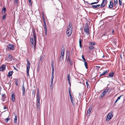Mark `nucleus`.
I'll list each match as a JSON object with an SVG mask.
<instances>
[{
  "instance_id": "obj_45",
  "label": "nucleus",
  "mask_w": 125,
  "mask_h": 125,
  "mask_svg": "<svg viewBox=\"0 0 125 125\" xmlns=\"http://www.w3.org/2000/svg\"><path fill=\"white\" fill-rule=\"evenodd\" d=\"M14 3H16L17 4L18 2L19 1L18 0H14Z\"/></svg>"
},
{
  "instance_id": "obj_57",
  "label": "nucleus",
  "mask_w": 125,
  "mask_h": 125,
  "mask_svg": "<svg viewBox=\"0 0 125 125\" xmlns=\"http://www.w3.org/2000/svg\"><path fill=\"white\" fill-rule=\"evenodd\" d=\"M44 28L45 29V30H47V26L46 25L45 26H44Z\"/></svg>"
},
{
  "instance_id": "obj_50",
  "label": "nucleus",
  "mask_w": 125,
  "mask_h": 125,
  "mask_svg": "<svg viewBox=\"0 0 125 125\" xmlns=\"http://www.w3.org/2000/svg\"><path fill=\"white\" fill-rule=\"evenodd\" d=\"M104 94H103V93H102L101 94L100 96V98H101L102 97H103L104 96Z\"/></svg>"
},
{
  "instance_id": "obj_12",
  "label": "nucleus",
  "mask_w": 125,
  "mask_h": 125,
  "mask_svg": "<svg viewBox=\"0 0 125 125\" xmlns=\"http://www.w3.org/2000/svg\"><path fill=\"white\" fill-rule=\"evenodd\" d=\"M62 51L61 53V55H62V56H64V54L65 49L63 46L62 47Z\"/></svg>"
},
{
  "instance_id": "obj_9",
  "label": "nucleus",
  "mask_w": 125,
  "mask_h": 125,
  "mask_svg": "<svg viewBox=\"0 0 125 125\" xmlns=\"http://www.w3.org/2000/svg\"><path fill=\"white\" fill-rule=\"evenodd\" d=\"M114 74V73L113 72H112L111 73H110L106 77L108 78L109 77L112 78L113 77Z\"/></svg>"
},
{
  "instance_id": "obj_17",
  "label": "nucleus",
  "mask_w": 125,
  "mask_h": 125,
  "mask_svg": "<svg viewBox=\"0 0 125 125\" xmlns=\"http://www.w3.org/2000/svg\"><path fill=\"white\" fill-rule=\"evenodd\" d=\"M69 64L71 65H72L73 64V62L71 60V59L67 61Z\"/></svg>"
},
{
  "instance_id": "obj_53",
  "label": "nucleus",
  "mask_w": 125,
  "mask_h": 125,
  "mask_svg": "<svg viewBox=\"0 0 125 125\" xmlns=\"http://www.w3.org/2000/svg\"><path fill=\"white\" fill-rule=\"evenodd\" d=\"M67 55H70V52L69 51H67L66 52Z\"/></svg>"
},
{
  "instance_id": "obj_26",
  "label": "nucleus",
  "mask_w": 125,
  "mask_h": 125,
  "mask_svg": "<svg viewBox=\"0 0 125 125\" xmlns=\"http://www.w3.org/2000/svg\"><path fill=\"white\" fill-rule=\"evenodd\" d=\"M36 107L37 108H39L40 106V102H36Z\"/></svg>"
},
{
  "instance_id": "obj_31",
  "label": "nucleus",
  "mask_w": 125,
  "mask_h": 125,
  "mask_svg": "<svg viewBox=\"0 0 125 125\" xmlns=\"http://www.w3.org/2000/svg\"><path fill=\"white\" fill-rule=\"evenodd\" d=\"M36 93V90L35 89L32 90V95H34V97H35Z\"/></svg>"
},
{
  "instance_id": "obj_36",
  "label": "nucleus",
  "mask_w": 125,
  "mask_h": 125,
  "mask_svg": "<svg viewBox=\"0 0 125 125\" xmlns=\"http://www.w3.org/2000/svg\"><path fill=\"white\" fill-rule=\"evenodd\" d=\"M70 75L69 74H68L67 75V79H68V81H70Z\"/></svg>"
},
{
  "instance_id": "obj_63",
  "label": "nucleus",
  "mask_w": 125,
  "mask_h": 125,
  "mask_svg": "<svg viewBox=\"0 0 125 125\" xmlns=\"http://www.w3.org/2000/svg\"><path fill=\"white\" fill-rule=\"evenodd\" d=\"M97 5V8L98 7H99L100 6V4H98V5Z\"/></svg>"
},
{
  "instance_id": "obj_10",
  "label": "nucleus",
  "mask_w": 125,
  "mask_h": 125,
  "mask_svg": "<svg viewBox=\"0 0 125 125\" xmlns=\"http://www.w3.org/2000/svg\"><path fill=\"white\" fill-rule=\"evenodd\" d=\"M2 98L1 100H2V101H5L6 100V96L5 94H2Z\"/></svg>"
},
{
  "instance_id": "obj_51",
  "label": "nucleus",
  "mask_w": 125,
  "mask_h": 125,
  "mask_svg": "<svg viewBox=\"0 0 125 125\" xmlns=\"http://www.w3.org/2000/svg\"><path fill=\"white\" fill-rule=\"evenodd\" d=\"M92 7L93 8H97L96 5H93L92 6Z\"/></svg>"
},
{
  "instance_id": "obj_16",
  "label": "nucleus",
  "mask_w": 125,
  "mask_h": 125,
  "mask_svg": "<svg viewBox=\"0 0 125 125\" xmlns=\"http://www.w3.org/2000/svg\"><path fill=\"white\" fill-rule=\"evenodd\" d=\"M11 100L13 102H14L15 100V94H12Z\"/></svg>"
},
{
  "instance_id": "obj_33",
  "label": "nucleus",
  "mask_w": 125,
  "mask_h": 125,
  "mask_svg": "<svg viewBox=\"0 0 125 125\" xmlns=\"http://www.w3.org/2000/svg\"><path fill=\"white\" fill-rule=\"evenodd\" d=\"M15 84L16 86H18V79H15Z\"/></svg>"
},
{
  "instance_id": "obj_41",
  "label": "nucleus",
  "mask_w": 125,
  "mask_h": 125,
  "mask_svg": "<svg viewBox=\"0 0 125 125\" xmlns=\"http://www.w3.org/2000/svg\"><path fill=\"white\" fill-rule=\"evenodd\" d=\"M122 0H119V5L120 6H122Z\"/></svg>"
},
{
  "instance_id": "obj_29",
  "label": "nucleus",
  "mask_w": 125,
  "mask_h": 125,
  "mask_svg": "<svg viewBox=\"0 0 125 125\" xmlns=\"http://www.w3.org/2000/svg\"><path fill=\"white\" fill-rule=\"evenodd\" d=\"M123 95H120L119 96V97H118V98L117 99H116V100L115 101V103L114 104H115V103H117V102L118 101V100H119L120 99L121 97Z\"/></svg>"
},
{
  "instance_id": "obj_1",
  "label": "nucleus",
  "mask_w": 125,
  "mask_h": 125,
  "mask_svg": "<svg viewBox=\"0 0 125 125\" xmlns=\"http://www.w3.org/2000/svg\"><path fill=\"white\" fill-rule=\"evenodd\" d=\"M32 31L34 39V43H33V44H31V48H33L34 50H35L36 46V41L37 38L36 34L35 32V31L34 29H33L32 30Z\"/></svg>"
},
{
  "instance_id": "obj_61",
  "label": "nucleus",
  "mask_w": 125,
  "mask_h": 125,
  "mask_svg": "<svg viewBox=\"0 0 125 125\" xmlns=\"http://www.w3.org/2000/svg\"><path fill=\"white\" fill-rule=\"evenodd\" d=\"M54 78V76H52L51 77V79H53Z\"/></svg>"
},
{
  "instance_id": "obj_3",
  "label": "nucleus",
  "mask_w": 125,
  "mask_h": 125,
  "mask_svg": "<svg viewBox=\"0 0 125 125\" xmlns=\"http://www.w3.org/2000/svg\"><path fill=\"white\" fill-rule=\"evenodd\" d=\"M113 113L112 112H111L107 115L106 119V121H108L110 120L113 116Z\"/></svg>"
},
{
  "instance_id": "obj_47",
  "label": "nucleus",
  "mask_w": 125,
  "mask_h": 125,
  "mask_svg": "<svg viewBox=\"0 0 125 125\" xmlns=\"http://www.w3.org/2000/svg\"><path fill=\"white\" fill-rule=\"evenodd\" d=\"M82 57L83 59V61H85L86 60L85 59L83 55H82Z\"/></svg>"
},
{
  "instance_id": "obj_56",
  "label": "nucleus",
  "mask_w": 125,
  "mask_h": 125,
  "mask_svg": "<svg viewBox=\"0 0 125 125\" xmlns=\"http://www.w3.org/2000/svg\"><path fill=\"white\" fill-rule=\"evenodd\" d=\"M96 68L98 70H99V69L100 68V67L98 66H96Z\"/></svg>"
},
{
  "instance_id": "obj_43",
  "label": "nucleus",
  "mask_w": 125,
  "mask_h": 125,
  "mask_svg": "<svg viewBox=\"0 0 125 125\" xmlns=\"http://www.w3.org/2000/svg\"><path fill=\"white\" fill-rule=\"evenodd\" d=\"M54 68L52 69V76H54Z\"/></svg>"
},
{
  "instance_id": "obj_20",
  "label": "nucleus",
  "mask_w": 125,
  "mask_h": 125,
  "mask_svg": "<svg viewBox=\"0 0 125 125\" xmlns=\"http://www.w3.org/2000/svg\"><path fill=\"white\" fill-rule=\"evenodd\" d=\"M92 108L91 107H89L88 110L87 111V115H89V114L91 111L92 110Z\"/></svg>"
},
{
  "instance_id": "obj_49",
  "label": "nucleus",
  "mask_w": 125,
  "mask_h": 125,
  "mask_svg": "<svg viewBox=\"0 0 125 125\" xmlns=\"http://www.w3.org/2000/svg\"><path fill=\"white\" fill-rule=\"evenodd\" d=\"M104 3H103V2H102V3L100 6L101 7H103L104 6L105 4H104Z\"/></svg>"
},
{
  "instance_id": "obj_11",
  "label": "nucleus",
  "mask_w": 125,
  "mask_h": 125,
  "mask_svg": "<svg viewBox=\"0 0 125 125\" xmlns=\"http://www.w3.org/2000/svg\"><path fill=\"white\" fill-rule=\"evenodd\" d=\"M22 95L23 96H24L25 95V88L24 87V83H23L22 85Z\"/></svg>"
},
{
  "instance_id": "obj_28",
  "label": "nucleus",
  "mask_w": 125,
  "mask_h": 125,
  "mask_svg": "<svg viewBox=\"0 0 125 125\" xmlns=\"http://www.w3.org/2000/svg\"><path fill=\"white\" fill-rule=\"evenodd\" d=\"M108 89H106L104 90L103 92H102L104 94V95L106 93L108 92Z\"/></svg>"
},
{
  "instance_id": "obj_4",
  "label": "nucleus",
  "mask_w": 125,
  "mask_h": 125,
  "mask_svg": "<svg viewBox=\"0 0 125 125\" xmlns=\"http://www.w3.org/2000/svg\"><path fill=\"white\" fill-rule=\"evenodd\" d=\"M84 31L86 33L87 35H89V27L88 25H86L84 27Z\"/></svg>"
},
{
  "instance_id": "obj_21",
  "label": "nucleus",
  "mask_w": 125,
  "mask_h": 125,
  "mask_svg": "<svg viewBox=\"0 0 125 125\" xmlns=\"http://www.w3.org/2000/svg\"><path fill=\"white\" fill-rule=\"evenodd\" d=\"M39 93H40V92H39V88H38L37 89V98H40V95H39Z\"/></svg>"
},
{
  "instance_id": "obj_8",
  "label": "nucleus",
  "mask_w": 125,
  "mask_h": 125,
  "mask_svg": "<svg viewBox=\"0 0 125 125\" xmlns=\"http://www.w3.org/2000/svg\"><path fill=\"white\" fill-rule=\"evenodd\" d=\"M109 70H107L105 71H104L103 73H102L100 74V75L99 77H100L102 76H103L104 75H105L108 73L109 72Z\"/></svg>"
},
{
  "instance_id": "obj_30",
  "label": "nucleus",
  "mask_w": 125,
  "mask_h": 125,
  "mask_svg": "<svg viewBox=\"0 0 125 125\" xmlns=\"http://www.w3.org/2000/svg\"><path fill=\"white\" fill-rule=\"evenodd\" d=\"M84 62V65L85 66V68L86 69H88V68L87 67L88 64L87 62L85 61H83Z\"/></svg>"
},
{
  "instance_id": "obj_15",
  "label": "nucleus",
  "mask_w": 125,
  "mask_h": 125,
  "mask_svg": "<svg viewBox=\"0 0 125 125\" xmlns=\"http://www.w3.org/2000/svg\"><path fill=\"white\" fill-rule=\"evenodd\" d=\"M110 4L108 6L109 8H112L113 7V3L112 1L110 2Z\"/></svg>"
},
{
  "instance_id": "obj_40",
  "label": "nucleus",
  "mask_w": 125,
  "mask_h": 125,
  "mask_svg": "<svg viewBox=\"0 0 125 125\" xmlns=\"http://www.w3.org/2000/svg\"><path fill=\"white\" fill-rule=\"evenodd\" d=\"M97 1L96 2H94L92 3H91V5H93V4H97L99 2V1L98 0H97Z\"/></svg>"
},
{
  "instance_id": "obj_5",
  "label": "nucleus",
  "mask_w": 125,
  "mask_h": 125,
  "mask_svg": "<svg viewBox=\"0 0 125 125\" xmlns=\"http://www.w3.org/2000/svg\"><path fill=\"white\" fill-rule=\"evenodd\" d=\"M14 47V45L12 44H9L7 46V48L9 50H13Z\"/></svg>"
},
{
  "instance_id": "obj_59",
  "label": "nucleus",
  "mask_w": 125,
  "mask_h": 125,
  "mask_svg": "<svg viewBox=\"0 0 125 125\" xmlns=\"http://www.w3.org/2000/svg\"><path fill=\"white\" fill-rule=\"evenodd\" d=\"M14 69H15L16 70L18 71V70L14 66Z\"/></svg>"
},
{
  "instance_id": "obj_64",
  "label": "nucleus",
  "mask_w": 125,
  "mask_h": 125,
  "mask_svg": "<svg viewBox=\"0 0 125 125\" xmlns=\"http://www.w3.org/2000/svg\"><path fill=\"white\" fill-rule=\"evenodd\" d=\"M97 5V8L98 7H99L100 6V4H98V5Z\"/></svg>"
},
{
  "instance_id": "obj_42",
  "label": "nucleus",
  "mask_w": 125,
  "mask_h": 125,
  "mask_svg": "<svg viewBox=\"0 0 125 125\" xmlns=\"http://www.w3.org/2000/svg\"><path fill=\"white\" fill-rule=\"evenodd\" d=\"M94 48V47L92 46H90L89 47V49L90 50H92Z\"/></svg>"
},
{
  "instance_id": "obj_32",
  "label": "nucleus",
  "mask_w": 125,
  "mask_h": 125,
  "mask_svg": "<svg viewBox=\"0 0 125 125\" xmlns=\"http://www.w3.org/2000/svg\"><path fill=\"white\" fill-rule=\"evenodd\" d=\"M51 65L52 69L54 68V62L53 61L51 62Z\"/></svg>"
},
{
  "instance_id": "obj_13",
  "label": "nucleus",
  "mask_w": 125,
  "mask_h": 125,
  "mask_svg": "<svg viewBox=\"0 0 125 125\" xmlns=\"http://www.w3.org/2000/svg\"><path fill=\"white\" fill-rule=\"evenodd\" d=\"M72 23L71 22H69V27L67 28L68 29H69V30H72Z\"/></svg>"
},
{
  "instance_id": "obj_35",
  "label": "nucleus",
  "mask_w": 125,
  "mask_h": 125,
  "mask_svg": "<svg viewBox=\"0 0 125 125\" xmlns=\"http://www.w3.org/2000/svg\"><path fill=\"white\" fill-rule=\"evenodd\" d=\"M30 42L32 44H33V43H34V40L33 38H31Z\"/></svg>"
},
{
  "instance_id": "obj_14",
  "label": "nucleus",
  "mask_w": 125,
  "mask_h": 125,
  "mask_svg": "<svg viewBox=\"0 0 125 125\" xmlns=\"http://www.w3.org/2000/svg\"><path fill=\"white\" fill-rule=\"evenodd\" d=\"M15 118L14 119V123L15 124H16L17 122V116L16 114H15Z\"/></svg>"
},
{
  "instance_id": "obj_22",
  "label": "nucleus",
  "mask_w": 125,
  "mask_h": 125,
  "mask_svg": "<svg viewBox=\"0 0 125 125\" xmlns=\"http://www.w3.org/2000/svg\"><path fill=\"white\" fill-rule=\"evenodd\" d=\"M63 56H62V55H61L58 61L59 62H61L63 60Z\"/></svg>"
},
{
  "instance_id": "obj_34",
  "label": "nucleus",
  "mask_w": 125,
  "mask_h": 125,
  "mask_svg": "<svg viewBox=\"0 0 125 125\" xmlns=\"http://www.w3.org/2000/svg\"><path fill=\"white\" fill-rule=\"evenodd\" d=\"M70 99L71 101V102L73 104V105L74 104V100H73V98L72 97H70Z\"/></svg>"
},
{
  "instance_id": "obj_2",
  "label": "nucleus",
  "mask_w": 125,
  "mask_h": 125,
  "mask_svg": "<svg viewBox=\"0 0 125 125\" xmlns=\"http://www.w3.org/2000/svg\"><path fill=\"white\" fill-rule=\"evenodd\" d=\"M27 76H29V71L30 68V63L29 62V61L28 60H27Z\"/></svg>"
},
{
  "instance_id": "obj_39",
  "label": "nucleus",
  "mask_w": 125,
  "mask_h": 125,
  "mask_svg": "<svg viewBox=\"0 0 125 125\" xmlns=\"http://www.w3.org/2000/svg\"><path fill=\"white\" fill-rule=\"evenodd\" d=\"M95 43L94 42H90L89 43V44L91 45H95Z\"/></svg>"
},
{
  "instance_id": "obj_54",
  "label": "nucleus",
  "mask_w": 125,
  "mask_h": 125,
  "mask_svg": "<svg viewBox=\"0 0 125 125\" xmlns=\"http://www.w3.org/2000/svg\"><path fill=\"white\" fill-rule=\"evenodd\" d=\"M29 2L30 5H31L32 4V3L31 2V0H29Z\"/></svg>"
},
{
  "instance_id": "obj_46",
  "label": "nucleus",
  "mask_w": 125,
  "mask_h": 125,
  "mask_svg": "<svg viewBox=\"0 0 125 125\" xmlns=\"http://www.w3.org/2000/svg\"><path fill=\"white\" fill-rule=\"evenodd\" d=\"M50 88L51 90H52L53 88V85L52 83H51L50 85Z\"/></svg>"
},
{
  "instance_id": "obj_48",
  "label": "nucleus",
  "mask_w": 125,
  "mask_h": 125,
  "mask_svg": "<svg viewBox=\"0 0 125 125\" xmlns=\"http://www.w3.org/2000/svg\"><path fill=\"white\" fill-rule=\"evenodd\" d=\"M7 16L6 14H5L3 16V17H2V19H4Z\"/></svg>"
},
{
  "instance_id": "obj_52",
  "label": "nucleus",
  "mask_w": 125,
  "mask_h": 125,
  "mask_svg": "<svg viewBox=\"0 0 125 125\" xmlns=\"http://www.w3.org/2000/svg\"><path fill=\"white\" fill-rule=\"evenodd\" d=\"M36 102H40V98H36Z\"/></svg>"
},
{
  "instance_id": "obj_19",
  "label": "nucleus",
  "mask_w": 125,
  "mask_h": 125,
  "mask_svg": "<svg viewBox=\"0 0 125 125\" xmlns=\"http://www.w3.org/2000/svg\"><path fill=\"white\" fill-rule=\"evenodd\" d=\"M6 10V7L5 6H4L3 7V8L2 10V14H4L5 13Z\"/></svg>"
},
{
  "instance_id": "obj_7",
  "label": "nucleus",
  "mask_w": 125,
  "mask_h": 125,
  "mask_svg": "<svg viewBox=\"0 0 125 125\" xmlns=\"http://www.w3.org/2000/svg\"><path fill=\"white\" fill-rule=\"evenodd\" d=\"M5 65H2L0 67V71H3L5 69Z\"/></svg>"
},
{
  "instance_id": "obj_55",
  "label": "nucleus",
  "mask_w": 125,
  "mask_h": 125,
  "mask_svg": "<svg viewBox=\"0 0 125 125\" xmlns=\"http://www.w3.org/2000/svg\"><path fill=\"white\" fill-rule=\"evenodd\" d=\"M47 30H45V36H46L47 35Z\"/></svg>"
},
{
  "instance_id": "obj_27",
  "label": "nucleus",
  "mask_w": 125,
  "mask_h": 125,
  "mask_svg": "<svg viewBox=\"0 0 125 125\" xmlns=\"http://www.w3.org/2000/svg\"><path fill=\"white\" fill-rule=\"evenodd\" d=\"M114 3L115 6L117 5L118 4V1L117 0H114Z\"/></svg>"
},
{
  "instance_id": "obj_60",
  "label": "nucleus",
  "mask_w": 125,
  "mask_h": 125,
  "mask_svg": "<svg viewBox=\"0 0 125 125\" xmlns=\"http://www.w3.org/2000/svg\"><path fill=\"white\" fill-rule=\"evenodd\" d=\"M53 79H51V83H53Z\"/></svg>"
},
{
  "instance_id": "obj_24",
  "label": "nucleus",
  "mask_w": 125,
  "mask_h": 125,
  "mask_svg": "<svg viewBox=\"0 0 125 125\" xmlns=\"http://www.w3.org/2000/svg\"><path fill=\"white\" fill-rule=\"evenodd\" d=\"M71 87H69V88L68 89V91H69V94L70 98L72 97V95L71 94Z\"/></svg>"
},
{
  "instance_id": "obj_44",
  "label": "nucleus",
  "mask_w": 125,
  "mask_h": 125,
  "mask_svg": "<svg viewBox=\"0 0 125 125\" xmlns=\"http://www.w3.org/2000/svg\"><path fill=\"white\" fill-rule=\"evenodd\" d=\"M10 119V118H6L5 120V121L6 123H7L8 122V121Z\"/></svg>"
},
{
  "instance_id": "obj_23",
  "label": "nucleus",
  "mask_w": 125,
  "mask_h": 125,
  "mask_svg": "<svg viewBox=\"0 0 125 125\" xmlns=\"http://www.w3.org/2000/svg\"><path fill=\"white\" fill-rule=\"evenodd\" d=\"M13 73V71H10L8 73V76L9 77H10V76H12V74Z\"/></svg>"
},
{
  "instance_id": "obj_6",
  "label": "nucleus",
  "mask_w": 125,
  "mask_h": 125,
  "mask_svg": "<svg viewBox=\"0 0 125 125\" xmlns=\"http://www.w3.org/2000/svg\"><path fill=\"white\" fill-rule=\"evenodd\" d=\"M72 32V30H69L67 28V30L66 31V33L68 37H70L71 34Z\"/></svg>"
},
{
  "instance_id": "obj_18",
  "label": "nucleus",
  "mask_w": 125,
  "mask_h": 125,
  "mask_svg": "<svg viewBox=\"0 0 125 125\" xmlns=\"http://www.w3.org/2000/svg\"><path fill=\"white\" fill-rule=\"evenodd\" d=\"M82 41L81 38H80L79 39V46L81 48H82Z\"/></svg>"
},
{
  "instance_id": "obj_58",
  "label": "nucleus",
  "mask_w": 125,
  "mask_h": 125,
  "mask_svg": "<svg viewBox=\"0 0 125 125\" xmlns=\"http://www.w3.org/2000/svg\"><path fill=\"white\" fill-rule=\"evenodd\" d=\"M107 1V0H103V1L102 2H103V3H104V2H106Z\"/></svg>"
},
{
  "instance_id": "obj_38",
  "label": "nucleus",
  "mask_w": 125,
  "mask_h": 125,
  "mask_svg": "<svg viewBox=\"0 0 125 125\" xmlns=\"http://www.w3.org/2000/svg\"><path fill=\"white\" fill-rule=\"evenodd\" d=\"M86 84L87 85V88H90V86L89 84L88 83V82H86Z\"/></svg>"
},
{
  "instance_id": "obj_37",
  "label": "nucleus",
  "mask_w": 125,
  "mask_h": 125,
  "mask_svg": "<svg viewBox=\"0 0 125 125\" xmlns=\"http://www.w3.org/2000/svg\"><path fill=\"white\" fill-rule=\"evenodd\" d=\"M69 55H66V60H69V59H71L69 57Z\"/></svg>"
},
{
  "instance_id": "obj_25",
  "label": "nucleus",
  "mask_w": 125,
  "mask_h": 125,
  "mask_svg": "<svg viewBox=\"0 0 125 125\" xmlns=\"http://www.w3.org/2000/svg\"><path fill=\"white\" fill-rule=\"evenodd\" d=\"M7 56H8L7 58L8 59H11L10 61H11L12 60L11 59H12V55H10V54H8Z\"/></svg>"
},
{
  "instance_id": "obj_62",
  "label": "nucleus",
  "mask_w": 125,
  "mask_h": 125,
  "mask_svg": "<svg viewBox=\"0 0 125 125\" xmlns=\"http://www.w3.org/2000/svg\"><path fill=\"white\" fill-rule=\"evenodd\" d=\"M43 22H44V21H45V19L44 18V16H43Z\"/></svg>"
}]
</instances>
